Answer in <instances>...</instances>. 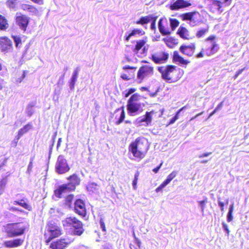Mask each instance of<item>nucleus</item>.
I'll list each match as a JSON object with an SVG mask.
<instances>
[{
	"label": "nucleus",
	"mask_w": 249,
	"mask_h": 249,
	"mask_svg": "<svg viewBox=\"0 0 249 249\" xmlns=\"http://www.w3.org/2000/svg\"><path fill=\"white\" fill-rule=\"evenodd\" d=\"M177 172L173 171L167 177L166 179L163 181L167 185L171 182V181L177 176Z\"/></svg>",
	"instance_id": "obj_35"
},
{
	"label": "nucleus",
	"mask_w": 249,
	"mask_h": 249,
	"mask_svg": "<svg viewBox=\"0 0 249 249\" xmlns=\"http://www.w3.org/2000/svg\"><path fill=\"white\" fill-rule=\"evenodd\" d=\"M194 15H198L199 16V14L198 13L189 12L182 14L181 18L184 20H189L190 21L193 18Z\"/></svg>",
	"instance_id": "obj_31"
},
{
	"label": "nucleus",
	"mask_w": 249,
	"mask_h": 249,
	"mask_svg": "<svg viewBox=\"0 0 249 249\" xmlns=\"http://www.w3.org/2000/svg\"><path fill=\"white\" fill-rule=\"evenodd\" d=\"M80 71V67H77L73 72L72 76L69 82V87L71 90H73L74 89L75 82L78 76V73Z\"/></svg>",
	"instance_id": "obj_20"
},
{
	"label": "nucleus",
	"mask_w": 249,
	"mask_h": 249,
	"mask_svg": "<svg viewBox=\"0 0 249 249\" xmlns=\"http://www.w3.org/2000/svg\"><path fill=\"white\" fill-rule=\"evenodd\" d=\"M144 32L142 30L139 29H135L133 30L130 33L126 32L125 34V40L127 41H129L130 37L132 36H137L142 35Z\"/></svg>",
	"instance_id": "obj_23"
},
{
	"label": "nucleus",
	"mask_w": 249,
	"mask_h": 249,
	"mask_svg": "<svg viewBox=\"0 0 249 249\" xmlns=\"http://www.w3.org/2000/svg\"><path fill=\"white\" fill-rule=\"evenodd\" d=\"M173 60L183 65H186L189 63V61L185 60L183 57L180 56L177 51H175L173 53Z\"/></svg>",
	"instance_id": "obj_26"
},
{
	"label": "nucleus",
	"mask_w": 249,
	"mask_h": 249,
	"mask_svg": "<svg viewBox=\"0 0 249 249\" xmlns=\"http://www.w3.org/2000/svg\"><path fill=\"white\" fill-rule=\"evenodd\" d=\"M168 56L169 55L166 53L158 52L151 55V59L156 64H162L167 61Z\"/></svg>",
	"instance_id": "obj_12"
},
{
	"label": "nucleus",
	"mask_w": 249,
	"mask_h": 249,
	"mask_svg": "<svg viewBox=\"0 0 249 249\" xmlns=\"http://www.w3.org/2000/svg\"><path fill=\"white\" fill-rule=\"evenodd\" d=\"M160 33L164 36L168 35L170 34V32L169 31L168 29H166L164 28V26H163L162 28H161V30H159Z\"/></svg>",
	"instance_id": "obj_46"
},
{
	"label": "nucleus",
	"mask_w": 249,
	"mask_h": 249,
	"mask_svg": "<svg viewBox=\"0 0 249 249\" xmlns=\"http://www.w3.org/2000/svg\"><path fill=\"white\" fill-rule=\"evenodd\" d=\"M154 113L153 111L146 112L145 115L138 118L136 120L137 124L139 125H149L152 121V115Z\"/></svg>",
	"instance_id": "obj_14"
},
{
	"label": "nucleus",
	"mask_w": 249,
	"mask_h": 249,
	"mask_svg": "<svg viewBox=\"0 0 249 249\" xmlns=\"http://www.w3.org/2000/svg\"><path fill=\"white\" fill-rule=\"evenodd\" d=\"M32 168H33V163H32V162H30L28 166V167H27V173L28 174H30L32 171Z\"/></svg>",
	"instance_id": "obj_57"
},
{
	"label": "nucleus",
	"mask_w": 249,
	"mask_h": 249,
	"mask_svg": "<svg viewBox=\"0 0 249 249\" xmlns=\"http://www.w3.org/2000/svg\"><path fill=\"white\" fill-rule=\"evenodd\" d=\"M9 210L12 212H15V211H20L21 212H23L22 210H19L18 208L15 207H10L9 208Z\"/></svg>",
	"instance_id": "obj_61"
},
{
	"label": "nucleus",
	"mask_w": 249,
	"mask_h": 249,
	"mask_svg": "<svg viewBox=\"0 0 249 249\" xmlns=\"http://www.w3.org/2000/svg\"><path fill=\"white\" fill-rule=\"evenodd\" d=\"M165 18H160L158 22V28L159 30H161V28L163 27V25L162 23L163 21H166Z\"/></svg>",
	"instance_id": "obj_53"
},
{
	"label": "nucleus",
	"mask_w": 249,
	"mask_h": 249,
	"mask_svg": "<svg viewBox=\"0 0 249 249\" xmlns=\"http://www.w3.org/2000/svg\"><path fill=\"white\" fill-rule=\"evenodd\" d=\"M233 216L232 213H228L227 216V220L228 222H230L232 220Z\"/></svg>",
	"instance_id": "obj_58"
},
{
	"label": "nucleus",
	"mask_w": 249,
	"mask_h": 249,
	"mask_svg": "<svg viewBox=\"0 0 249 249\" xmlns=\"http://www.w3.org/2000/svg\"><path fill=\"white\" fill-rule=\"evenodd\" d=\"M191 5V3L184 0H177L170 5V9L172 10H178L179 9L187 7Z\"/></svg>",
	"instance_id": "obj_16"
},
{
	"label": "nucleus",
	"mask_w": 249,
	"mask_h": 249,
	"mask_svg": "<svg viewBox=\"0 0 249 249\" xmlns=\"http://www.w3.org/2000/svg\"><path fill=\"white\" fill-rule=\"evenodd\" d=\"M215 38V36L212 35L205 39L206 46L202 50L208 56L215 53L219 50L218 45L214 40Z\"/></svg>",
	"instance_id": "obj_6"
},
{
	"label": "nucleus",
	"mask_w": 249,
	"mask_h": 249,
	"mask_svg": "<svg viewBox=\"0 0 249 249\" xmlns=\"http://www.w3.org/2000/svg\"><path fill=\"white\" fill-rule=\"evenodd\" d=\"M13 203L14 205H19L28 211L32 210V206L25 202L23 199L20 201L15 200L13 201Z\"/></svg>",
	"instance_id": "obj_29"
},
{
	"label": "nucleus",
	"mask_w": 249,
	"mask_h": 249,
	"mask_svg": "<svg viewBox=\"0 0 249 249\" xmlns=\"http://www.w3.org/2000/svg\"><path fill=\"white\" fill-rule=\"evenodd\" d=\"M218 204L220 208V210L222 212L224 211V204L223 202L220 200V198H218Z\"/></svg>",
	"instance_id": "obj_56"
},
{
	"label": "nucleus",
	"mask_w": 249,
	"mask_h": 249,
	"mask_svg": "<svg viewBox=\"0 0 249 249\" xmlns=\"http://www.w3.org/2000/svg\"><path fill=\"white\" fill-rule=\"evenodd\" d=\"M28 227L26 222H21L8 223L4 228L7 236L9 238H13L23 235Z\"/></svg>",
	"instance_id": "obj_3"
},
{
	"label": "nucleus",
	"mask_w": 249,
	"mask_h": 249,
	"mask_svg": "<svg viewBox=\"0 0 249 249\" xmlns=\"http://www.w3.org/2000/svg\"><path fill=\"white\" fill-rule=\"evenodd\" d=\"M62 222L64 226L73 227V233L75 235H80L84 231L82 222L74 217H67Z\"/></svg>",
	"instance_id": "obj_5"
},
{
	"label": "nucleus",
	"mask_w": 249,
	"mask_h": 249,
	"mask_svg": "<svg viewBox=\"0 0 249 249\" xmlns=\"http://www.w3.org/2000/svg\"><path fill=\"white\" fill-rule=\"evenodd\" d=\"M123 70L125 71L130 70L128 74L123 73L121 75V78L124 80H129L134 77V71H135L136 68L130 67L129 66H125L123 67Z\"/></svg>",
	"instance_id": "obj_19"
},
{
	"label": "nucleus",
	"mask_w": 249,
	"mask_h": 249,
	"mask_svg": "<svg viewBox=\"0 0 249 249\" xmlns=\"http://www.w3.org/2000/svg\"><path fill=\"white\" fill-rule=\"evenodd\" d=\"M149 148L148 140L145 138L139 137L130 144L129 151L134 157L141 160L145 157Z\"/></svg>",
	"instance_id": "obj_1"
},
{
	"label": "nucleus",
	"mask_w": 249,
	"mask_h": 249,
	"mask_svg": "<svg viewBox=\"0 0 249 249\" xmlns=\"http://www.w3.org/2000/svg\"><path fill=\"white\" fill-rule=\"evenodd\" d=\"M0 45L2 50L6 51L9 50L12 47V42L8 38H4L0 41Z\"/></svg>",
	"instance_id": "obj_25"
},
{
	"label": "nucleus",
	"mask_w": 249,
	"mask_h": 249,
	"mask_svg": "<svg viewBox=\"0 0 249 249\" xmlns=\"http://www.w3.org/2000/svg\"><path fill=\"white\" fill-rule=\"evenodd\" d=\"M34 106V105L33 104H30L27 106L26 107V112L27 115L29 117L31 116L34 112L33 108Z\"/></svg>",
	"instance_id": "obj_38"
},
{
	"label": "nucleus",
	"mask_w": 249,
	"mask_h": 249,
	"mask_svg": "<svg viewBox=\"0 0 249 249\" xmlns=\"http://www.w3.org/2000/svg\"><path fill=\"white\" fill-rule=\"evenodd\" d=\"M140 95L137 94L135 93L133 94L129 99L128 100L127 103H139L138 102V100L139 99Z\"/></svg>",
	"instance_id": "obj_37"
},
{
	"label": "nucleus",
	"mask_w": 249,
	"mask_h": 249,
	"mask_svg": "<svg viewBox=\"0 0 249 249\" xmlns=\"http://www.w3.org/2000/svg\"><path fill=\"white\" fill-rule=\"evenodd\" d=\"M116 124L119 125L124 120L125 113L123 108H118L115 111Z\"/></svg>",
	"instance_id": "obj_22"
},
{
	"label": "nucleus",
	"mask_w": 249,
	"mask_h": 249,
	"mask_svg": "<svg viewBox=\"0 0 249 249\" xmlns=\"http://www.w3.org/2000/svg\"><path fill=\"white\" fill-rule=\"evenodd\" d=\"M223 101L221 102L220 103H219L217 106V107H215V108L214 109V110H216V111L217 112V111L220 110L222 107H223Z\"/></svg>",
	"instance_id": "obj_60"
},
{
	"label": "nucleus",
	"mask_w": 249,
	"mask_h": 249,
	"mask_svg": "<svg viewBox=\"0 0 249 249\" xmlns=\"http://www.w3.org/2000/svg\"><path fill=\"white\" fill-rule=\"evenodd\" d=\"M222 228H223V230L225 231L227 235H229V233H230V231L228 229V225L224 222H222Z\"/></svg>",
	"instance_id": "obj_52"
},
{
	"label": "nucleus",
	"mask_w": 249,
	"mask_h": 249,
	"mask_svg": "<svg viewBox=\"0 0 249 249\" xmlns=\"http://www.w3.org/2000/svg\"><path fill=\"white\" fill-rule=\"evenodd\" d=\"M153 18L154 16L152 15H149L147 16L141 17L136 23L138 24L144 25L151 21Z\"/></svg>",
	"instance_id": "obj_27"
},
{
	"label": "nucleus",
	"mask_w": 249,
	"mask_h": 249,
	"mask_svg": "<svg viewBox=\"0 0 249 249\" xmlns=\"http://www.w3.org/2000/svg\"><path fill=\"white\" fill-rule=\"evenodd\" d=\"M133 235L135 239L136 244L137 245L139 248H140L141 242L140 240H139L136 237L135 233H133Z\"/></svg>",
	"instance_id": "obj_64"
},
{
	"label": "nucleus",
	"mask_w": 249,
	"mask_h": 249,
	"mask_svg": "<svg viewBox=\"0 0 249 249\" xmlns=\"http://www.w3.org/2000/svg\"><path fill=\"white\" fill-rule=\"evenodd\" d=\"M136 91V89L133 88H131L128 89V90H126L125 91V97H128L130 94H132Z\"/></svg>",
	"instance_id": "obj_45"
},
{
	"label": "nucleus",
	"mask_w": 249,
	"mask_h": 249,
	"mask_svg": "<svg viewBox=\"0 0 249 249\" xmlns=\"http://www.w3.org/2000/svg\"><path fill=\"white\" fill-rule=\"evenodd\" d=\"M211 154H212V152L205 153H203L202 154H201V155H199L198 156V158H204V157H207L209 156V155H210Z\"/></svg>",
	"instance_id": "obj_59"
},
{
	"label": "nucleus",
	"mask_w": 249,
	"mask_h": 249,
	"mask_svg": "<svg viewBox=\"0 0 249 249\" xmlns=\"http://www.w3.org/2000/svg\"><path fill=\"white\" fill-rule=\"evenodd\" d=\"M198 205L201 209V212L202 215L204 214V210L206 207V203H207V198L206 197H204V199L203 200L198 201Z\"/></svg>",
	"instance_id": "obj_34"
},
{
	"label": "nucleus",
	"mask_w": 249,
	"mask_h": 249,
	"mask_svg": "<svg viewBox=\"0 0 249 249\" xmlns=\"http://www.w3.org/2000/svg\"><path fill=\"white\" fill-rule=\"evenodd\" d=\"M68 179L70 180L69 183L60 185L54 190V194L57 197L61 198L63 194L74 190L75 186L80 183V180L75 174L70 176Z\"/></svg>",
	"instance_id": "obj_2"
},
{
	"label": "nucleus",
	"mask_w": 249,
	"mask_h": 249,
	"mask_svg": "<svg viewBox=\"0 0 249 249\" xmlns=\"http://www.w3.org/2000/svg\"><path fill=\"white\" fill-rule=\"evenodd\" d=\"M197 15H194L193 18L189 21V24L192 27L197 25L200 22L198 20H196Z\"/></svg>",
	"instance_id": "obj_43"
},
{
	"label": "nucleus",
	"mask_w": 249,
	"mask_h": 249,
	"mask_svg": "<svg viewBox=\"0 0 249 249\" xmlns=\"http://www.w3.org/2000/svg\"><path fill=\"white\" fill-rule=\"evenodd\" d=\"M145 41L143 40H140L137 41L135 47L134 49V52L135 53H138V52L144 46Z\"/></svg>",
	"instance_id": "obj_32"
},
{
	"label": "nucleus",
	"mask_w": 249,
	"mask_h": 249,
	"mask_svg": "<svg viewBox=\"0 0 249 249\" xmlns=\"http://www.w3.org/2000/svg\"><path fill=\"white\" fill-rule=\"evenodd\" d=\"M170 24L172 30L175 29V28L178 26V21L175 18L170 19Z\"/></svg>",
	"instance_id": "obj_39"
},
{
	"label": "nucleus",
	"mask_w": 249,
	"mask_h": 249,
	"mask_svg": "<svg viewBox=\"0 0 249 249\" xmlns=\"http://www.w3.org/2000/svg\"><path fill=\"white\" fill-rule=\"evenodd\" d=\"M178 34L183 38H189V31L184 27H180L178 30Z\"/></svg>",
	"instance_id": "obj_28"
},
{
	"label": "nucleus",
	"mask_w": 249,
	"mask_h": 249,
	"mask_svg": "<svg viewBox=\"0 0 249 249\" xmlns=\"http://www.w3.org/2000/svg\"><path fill=\"white\" fill-rule=\"evenodd\" d=\"M167 185L165 184L164 182H163L156 189V192L157 193L161 192L163 188L166 187Z\"/></svg>",
	"instance_id": "obj_48"
},
{
	"label": "nucleus",
	"mask_w": 249,
	"mask_h": 249,
	"mask_svg": "<svg viewBox=\"0 0 249 249\" xmlns=\"http://www.w3.org/2000/svg\"><path fill=\"white\" fill-rule=\"evenodd\" d=\"M158 70L161 74L162 79L168 83L172 82V78L170 77L171 74L177 71L176 67L172 65L159 67Z\"/></svg>",
	"instance_id": "obj_7"
},
{
	"label": "nucleus",
	"mask_w": 249,
	"mask_h": 249,
	"mask_svg": "<svg viewBox=\"0 0 249 249\" xmlns=\"http://www.w3.org/2000/svg\"><path fill=\"white\" fill-rule=\"evenodd\" d=\"M157 17H154V18L151 20L152 22L151 24L150 27L152 30H154L156 29V21L157 20Z\"/></svg>",
	"instance_id": "obj_51"
},
{
	"label": "nucleus",
	"mask_w": 249,
	"mask_h": 249,
	"mask_svg": "<svg viewBox=\"0 0 249 249\" xmlns=\"http://www.w3.org/2000/svg\"><path fill=\"white\" fill-rule=\"evenodd\" d=\"M231 1L232 0H224L222 4H224L225 6H229L231 4Z\"/></svg>",
	"instance_id": "obj_62"
},
{
	"label": "nucleus",
	"mask_w": 249,
	"mask_h": 249,
	"mask_svg": "<svg viewBox=\"0 0 249 249\" xmlns=\"http://www.w3.org/2000/svg\"><path fill=\"white\" fill-rule=\"evenodd\" d=\"M17 23L20 29L25 31L29 23V19L25 16H18L17 18Z\"/></svg>",
	"instance_id": "obj_17"
},
{
	"label": "nucleus",
	"mask_w": 249,
	"mask_h": 249,
	"mask_svg": "<svg viewBox=\"0 0 249 249\" xmlns=\"http://www.w3.org/2000/svg\"><path fill=\"white\" fill-rule=\"evenodd\" d=\"M222 3L219 0H213L212 3L211 5V9L213 13L218 12L219 14L223 12L222 9Z\"/></svg>",
	"instance_id": "obj_21"
},
{
	"label": "nucleus",
	"mask_w": 249,
	"mask_h": 249,
	"mask_svg": "<svg viewBox=\"0 0 249 249\" xmlns=\"http://www.w3.org/2000/svg\"><path fill=\"white\" fill-rule=\"evenodd\" d=\"M26 71H23V73L22 74V75L21 76V77L20 78H18V79H17V82H18V83H20L21 82V81L23 80V79L25 78V75H26Z\"/></svg>",
	"instance_id": "obj_55"
},
{
	"label": "nucleus",
	"mask_w": 249,
	"mask_h": 249,
	"mask_svg": "<svg viewBox=\"0 0 249 249\" xmlns=\"http://www.w3.org/2000/svg\"><path fill=\"white\" fill-rule=\"evenodd\" d=\"M23 242V240L18 238L13 240L4 241L3 243V246L7 248H16L20 246Z\"/></svg>",
	"instance_id": "obj_18"
},
{
	"label": "nucleus",
	"mask_w": 249,
	"mask_h": 249,
	"mask_svg": "<svg viewBox=\"0 0 249 249\" xmlns=\"http://www.w3.org/2000/svg\"><path fill=\"white\" fill-rule=\"evenodd\" d=\"M208 30H209L208 27H207L206 28L200 29L199 30H198V31L196 33V36L198 38L203 37L204 36V35L207 33H208Z\"/></svg>",
	"instance_id": "obj_33"
},
{
	"label": "nucleus",
	"mask_w": 249,
	"mask_h": 249,
	"mask_svg": "<svg viewBox=\"0 0 249 249\" xmlns=\"http://www.w3.org/2000/svg\"><path fill=\"white\" fill-rule=\"evenodd\" d=\"M12 37L14 40L15 45L17 48H20L21 44V37L18 36H12Z\"/></svg>",
	"instance_id": "obj_36"
},
{
	"label": "nucleus",
	"mask_w": 249,
	"mask_h": 249,
	"mask_svg": "<svg viewBox=\"0 0 249 249\" xmlns=\"http://www.w3.org/2000/svg\"><path fill=\"white\" fill-rule=\"evenodd\" d=\"M183 108L184 107H182L177 112L176 115L170 120L169 124H174L178 119L179 114Z\"/></svg>",
	"instance_id": "obj_41"
},
{
	"label": "nucleus",
	"mask_w": 249,
	"mask_h": 249,
	"mask_svg": "<svg viewBox=\"0 0 249 249\" xmlns=\"http://www.w3.org/2000/svg\"><path fill=\"white\" fill-rule=\"evenodd\" d=\"M55 169L56 172L59 174H64L70 170V168L64 156L59 155L55 163Z\"/></svg>",
	"instance_id": "obj_8"
},
{
	"label": "nucleus",
	"mask_w": 249,
	"mask_h": 249,
	"mask_svg": "<svg viewBox=\"0 0 249 249\" xmlns=\"http://www.w3.org/2000/svg\"><path fill=\"white\" fill-rule=\"evenodd\" d=\"M73 198V196L72 195H70L68 196L66 198V204L67 206H70L71 203L72 202V200Z\"/></svg>",
	"instance_id": "obj_44"
},
{
	"label": "nucleus",
	"mask_w": 249,
	"mask_h": 249,
	"mask_svg": "<svg viewBox=\"0 0 249 249\" xmlns=\"http://www.w3.org/2000/svg\"><path fill=\"white\" fill-rule=\"evenodd\" d=\"M167 185L165 184L164 182H163L156 189V192L157 193L161 192L163 188L166 187Z\"/></svg>",
	"instance_id": "obj_47"
},
{
	"label": "nucleus",
	"mask_w": 249,
	"mask_h": 249,
	"mask_svg": "<svg viewBox=\"0 0 249 249\" xmlns=\"http://www.w3.org/2000/svg\"><path fill=\"white\" fill-rule=\"evenodd\" d=\"M196 46L194 43H190L188 45H182L179 48L180 51L183 54L192 56L195 51Z\"/></svg>",
	"instance_id": "obj_15"
},
{
	"label": "nucleus",
	"mask_w": 249,
	"mask_h": 249,
	"mask_svg": "<svg viewBox=\"0 0 249 249\" xmlns=\"http://www.w3.org/2000/svg\"><path fill=\"white\" fill-rule=\"evenodd\" d=\"M99 223L100 225V228H101L102 231L104 232L106 231V226L103 218H100Z\"/></svg>",
	"instance_id": "obj_50"
},
{
	"label": "nucleus",
	"mask_w": 249,
	"mask_h": 249,
	"mask_svg": "<svg viewBox=\"0 0 249 249\" xmlns=\"http://www.w3.org/2000/svg\"><path fill=\"white\" fill-rule=\"evenodd\" d=\"M74 211L79 215L84 217L87 213L84 202L81 199H78L74 202Z\"/></svg>",
	"instance_id": "obj_13"
},
{
	"label": "nucleus",
	"mask_w": 249,
	"mask_h": 249,
	"mask_svg": "<svg viewBox=\"0 0 249 249\" xmlns=\"http://www.w3.org/2000/svg\"><path fill=\"white\" fill-rule=\"evenodd\" d=\"M6 183L7 180L5 178H3L0 181V190H3L6 185Z\"/></svg>",
	"instance_id": "obj_49"
},
{
	"label": "nucleus",
	"mask_w": 249,
	"mask_h": 249,
	"mask_svg": "<svg viewBox=\"0 0 249 249\" xmlns=\"http://www.w3.org/2000/svg\"><path fill=\"white\" fill-rule=\"evenodd\" d=\"M31 128V125L30 124H27L23 126L22 128H21L19 131L18 133L22 135V136L27 132Z\"/></svg>",
	"instance_id": "obj_40"
},
{
	"label": "nucleus",
	"mask_w": 249,
	"mask_h": 249,
	"mask_svg": "<svg viewBox=\"0 0 249 249\" xmlns=\"http://www.w3.org/2000/svg\"><path fill=\"white\" fill-rule=\"evenodd\" d=\"M22 9L32 15H37L38 13V10L34 6L28 4H23Z\"/></svg>",
	"instance_id": "obj_24"
},
{
	"label": "nucleus",
	"mask_w": 249,
	"mask_h": 249,
	"mask_svg": "<svg viewBox=\"0 0 249 249\" xmlns=\"http://www.w3.org/2000/svg\"><path fill=\"white\" fill-rule=\"evenodd\" d=\"M139 176V172L138 171H137L135 174L134 178L132 182L133 188L134 190H136L137 188V181H138Z\"/></svg>",
	"instance_id": "obj_42"
},
{
	"label": "nucleus",
	"mask_w": 249,
	"mask_h": 249,
	"mask_svg": "<svg viewBox=\"0 0 249 249\" xmlns=\"http://www.w3.org/2000/svg\"><path fill=\"white\" fill-rule=\"evenodd\" d=\"M127 109L130 116H135L142 112V106L141 103H127Z\"/></svg>",
	"instance_id": "obj_10"
},
{
	"label": "nucleus",
	"mask_w": 249,
	"mask_h": 249,
	"mask_svg": "<svg viewBox=\"0 0 249 249\" xmlns=\"http://www.w3.org/2000/svg\"><path fill=\"white\" fill-rule=\"evenodd\" d=\"M9 27L7 20L5 18L0 15V29L1 30H6Z\"/></svg>",
	"instance_id": "obj_30"
},
{
	"label": "nucleus",
	"mask_w": 249,
	"mask_h": 249,
	"mask_svg": "<svg viewBox=\"0 0 249 249\" xmlns=\"http://www.w3.org/2000/svg\"><path fill=\"white\" fill-rule=\"evenodd\" d=\"M153 73V68L148 66L145 65L141 67L137 73V78L138 79L142 81L145 77L152 75Z\"/></svg>",
	"instance_id": "obj_11"
},
{
	"label": "nucleus",
	"mask_w": 249,
	"mask_h": 249,
	"mask_svg": "<svg viewBox=\"0 0 249 249\" xmlns=\"http://www.w3.org/2000/svg\"><path fill=\"white\" fill-rule=\"evenodd\" d=\"M73 241V239L69 238H61L56 241L53 242L50 246V249H65L67 245Z\"/></svg>",
	"instance_id": "obj_9"
},
{
	"label": "nucleus",
	"mask_w": 249,
	"mask_h": 249,
	"mask_svg": "<svg viewBox=\"0 0 249 249\" xmlns=\"http://www.w3.org/2000/svg\"><path fill=\"white\" fill-rule=\"evenodd\" d=\"M47 231L45 233L46 243L50 242L53 238L60 236L62 234L60 227L54 221L51 220L48 222Z\"/></svg>",
	"instance_id": "obj_4"
},
{
	"label": "nucleus",
	"mask_w": 249,
	"mask_h": 249,
	"mask_svg": "<svg viewBox=\"0 0 249 249\" xmlns=\"http://www.w3.org/2000/svg\"><path fill=\"white\" fill-rule=\"evenodd\" d=\"M26 71H23V73L22 74V75L21 76V77L20 78H18V79H17V82H18V83H20L21 82V81L23 80V79L25 78V75H26Z\"/></svg>",
	"instance_id": "obj_54"
},
{
	"label": "nucleus",
	"mask_w": 249,
	"mask_h": 249,
	"mask_svg": "<svg viewBox=\"0 0 249 249\" xmlns=\"http://www.w3.org/2000/svg\"><path fill=\"white\" fill-rule=\"evenodd\" d=\"M162 162H161L160 163V164L158 166H157L156 168H155L153 169V171L155 173H157L158 172V171H159L160 169V168L161 166H162Z\"/></svg>",
	"instance_id": "obj_63"
}]
</instances>
